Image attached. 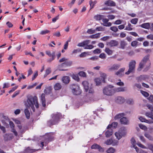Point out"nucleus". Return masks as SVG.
<instances>
[{"instance_id":"nucleus-1","label":"nucleus","mask_w":153,"mask_h":153,"mask_svg":"<svg viewBox=\"0 0 153 153\" xmlns=\"http://www.w3.org/2000/svg\"><path fill=\"white\" fill-rule=\"evenodd\" d=\"M27 102L26 104L27 107H31L33 111H35V108L34 106L35 105L36 108L39 107V104L38 101L37 97L36 96L30 97L27 100Z\"/></svg>"},{"instance_id":"nucleus-2","label":"nucleus","mask_w":153,"mask_h":153,"mask_svg":"<svg viewBox=\"0 0 153 153\" xmlns=\"http://www.w3.org/2000/svg\"><path fill=\"white\" fill-rule=\"evenodd\" d=\"M114 86L111 85H109L105 87L103 89V94L107 96H111L114 93Z\"/></svg>"},{"instance_id":"nucleus-3","label":"nucleus","mask_w":153,"mask_h":153,"mask_svg":"<svg viewBox=\"0 0 153 153\" xmlns=\"http://www.w3.org/2000/svg\"><path fill=\"white\" fill-rule=\"evenodd\" d=\"M52 116V119L48 122V124L50 125L56 124L62 116L61 114L59 113L53 114Z\"/></svg>"},{"instance_id":"nucleus-4","label":"nucleus","mask_w":153,"mask_h":153,"mask_svg":"<svg viewBox=\"0 0 153 153\" xmlns=\"http://www.w3.org/2000/svg\"><path fill=\"white\" fill-rule=\"evenodd\" d=\"M70 88L72 93L75 95H79L81 93L79 86L77 84H72L70 85Z\"/></svg>"},{"instance_id":"nucleus-5","label":"nucleus","mask_w":153,"mask_h":153,"mask_svg":"<svg viewBox=\"0 0 153 153\" xmlns=\"http://www.w3.org/2000/svg\"><path fill=\"white\" fill-rule=\"evenodd\" d=\"M136 62L135 60H131L129 64L128 71L125 73L126 74L128 75L130 73L133 72L135 69Z\"/></svg>"},{"instance_id":"nucleus-6","label":"nucleus","mask_w":153,"mask_h":153,"mask_svg":"<svg viewBox=\"0 0 153 153\" xmlns=\"http://www.w3.org/2000/svg\"><path fill=\"white\" fill-rule=\"evenodd\" d=\"M149 57L148 55L145 56L142 60L139 63V66L137 70L138 71H140L143 68L146 63L149 61Z\"/></svg>"},{"instance_id":"nucleus-7","label":"nucleus","mask_w":153,"mask_h":153,"mask_svg":"<svg viewBox=\"0 0 153 153\" xmlns=\"http://www.w3.org/2000/svg\"><path fill=\"white\" fill-rule=\"evenodd\" d=\"M72 64V62L71 61L66 60L64 63L61 64L58 66V69L60 71H66L67 69H62L61 68L62 67L70 66Z\"/></svg>"},{"instance_id":"nucleus-8","label":"nucleus","mask_w":153,"mask_h":153,"mask_svg":"<svg viewBox=\"0 0 153 153\" xmlns=\"http://www.w3.org/2000/svg\"><path fill=\"white\" fill-rule=\"evenodd\" d=\"M51 134H50L48 135H46L45 136L44 138H45V140L44 141L41 142V147H43L44 146H46L49 141L52 140L53 137L51 136Z\"/></svg>"},{"instance_id":"nucleus-9","label":"nucleus","mask_w":153,"mask_h":153,"mask_svg":"<svg viewBox=\"0 0 153 153\" xmlns=\"http://www.w3.org/2000/svg\"><path fill=\"white\" fill-rule=\"evenodd\" d=\"M119 44L118 42L115 40H111L107 42L106 45L108 46L112 47L117 46Z\"/></svg>"},{"instance_id":"nucleus-10","label":"nucleus","mask_w":153,"mask_h":153,"mask_svg":"<svg viewBox=\"0 0 153 153\" xmlns=\"http://www.w3.org/2000/svg\"><path fill=\"white\" fill-rule=\"evenodd\" d=\"M125 101V99L123 97L119 96L116 97L115 98V102L119 104H123Z\"/></svg>"},{"instance_id":"nucleus-11","label":"nucleus","mask_w":153,"mask_h":153,"mask_svg":"<svg viewBox=\"0 0 153 153\" xmlns=\"http://www.w3.org/2000/svg\"><path fill=\"white\" fill-rule=\"evenodd\" d=\"M103 23H101V24L104 26L105 27H109L112 24L110 22H108L109 19H103L102 20Z\"/></svg>"},{"instance_id":"nucleus-12","label":"nucleus","mask_w":153,"mask_h":153,"mask_svg":"<svg viewBox=\"0 0 153 153\" xmlns=\"http://www.w3.org/2000/svg\"><path fill=\"white\" fill-rule=\"evenodd\" d=\"M91 148L92 149H98L99 151L100 152H103L104 151V149L103 148L101 147L99 145L96 144H94L92 145Z\"/></svg>"},{"instance_id":"nucleus-13","label":"nucleus","mask_w":153,"mask_h":153,"mask_svg":"<svg viewBox=\"0 0 153 153\" xmlns=\"http://www.w3.org/2000/svg\"><path fill=\"white\" fill-rule=\"evenodd\" d=\"M120 64H114L112 66L108 67V70L110 71L117 70L120 68Z\"/></svg>"},{"instance_id":"nucleus-14","label":"nucleus","mask_w":153,"mask_h":153,"mask_svg":"<svg viewBox=\"0 0 153 153\" xmlns=\"http://www.w3.org/2000/svg\"><path fill=\"white\" fill-rule=\"evenodd\" d=\"M114 93L116 92H124L126 91V88L125 87H119L114 88Z\"/></svg>"},{"instance_id":"nucleus-15","label":"nucleus","mask_w":153,"mask_h":153,"mask_svg":"<svg viewBox=\"0 0 153 153\" xmlns=\"http://www.w3.org/2000/svg\"><path fill=\"white\" fill-rule=\"evenodd\" d=\"M82 83L85 91H88L90 87L88 82L87 81H83Z\"/></svg>"},{"instance_id":"nucleus-16","label":"nucleus","mask_w":153,"mask_h":153,"mask_svg":"<svg viewBox=\"0 0 153 153\" xmlns=\"http://www.w3.org/2000/svg\"><path fill=\"white\" fill-rule=\"evenodd\" d=\"M105 4L109 6H114L115 5V3L112 1L108 0L105 2Z\"/></svg>"},{"instance_id":"nucleus-17","label":"nucleus","mask_w":153,"mask_h":153,"mask_svg":"<svg viewBox=\"0 0 153 153\" xmlns=\"http://www.w3.org/2000/svg\"><path fill=\"white\" fill-rule=\"evenodd\" d=\"M40 99L42 101V106L44 107H45L46 106V101L45 94L43 93L42 94L40 97Z\"/></svg>"},{"instance_id":"nucleus-18","label":"nucleus","mask_w":153,"mask_h":153,"mask_svg":"<svg viewBox=\"0 0 153 153\" xmlns=\"http://www.w3.org/2000/svg\"><path fill=\"white\" fill-rule=\"evenodd\" d=\"M62 81L65 84H67L70 82V78L68 76H63L62 79Z\"/></svg>"},{"instance_id":"nucleus-19","label":"nucleus","mask_w":153,"mask_h":153,"mask_svg":"<svg viewBox=\"0 0 153 153\" xmlns=\"http://www.w3.org/2000/svg\"><path fill=\"white\" fill-rule=\"evenodd\" d=\"M139 119L140 120V121L142 122H145L148 123H153V120H146L145 118H143L142 117H140L139 118Z\"/></svg>"},{"instance_id":"nucleus-20","label":"nucleus","mask_w":153,"mask_h":153,"mask_svg":"<svg viewBox=\"0 0 153 153\" xmlns=\"http://www.w3.org/2000/svg\"><path fill=\"white\" fill-rule=\"evenodd\" d=\"M4 137L5 140H8L12 139L13 137V136L11 134H6L4 135Z\"/></svg>"},{"instance_id":"nucleus-21","label":"nucleus","mask_w":153,"mask_h":153,"mask_svg":"<svg viewBox=\"0 0 153 153\" xmlns=\"http://www.w3.org/2000/svg\"><path fill=\"white\" fill-rule=\"evenodd\" d=\"M148 78V76L146 75H141L139 77L136 78V79L138 82H140L142 80Z\"/></svg>"},{"instance_id":"nucleus-22","label":"nucleus","mask_w":153,"mask_h":153,"mask_svg":"<svg viewBox=\"0 0 153 153\" xmlns=\"http://www.w3.org/2000/svg\"><path fill=\"white\" fill-rule=\"evenodd\" d=\"M108 130L106 131L105 133V136L106 137H109L113 134L112 129L110 128L107 129Z\"/></svg>"},{"instance_id":"nucleus-23","label":"nucleus","mask_w":153,"mask_h":153,"mask_svg":"<svg viewBox=\"0 0 153 153\" xmlns=\"http://www.w3.org/2000/svg\"><path fill=\"white\" fill-rule=\"evenodd\" d=\"M120 122L121 124L124 125H127L128 124V120L126 117H123L120 120Z\"/></svg>"},{"instance_id":"nucleus-24","label":"nucleus","mask_w":153,"mask_h":153,"mask_svg":"<svg viewBox=\"0 0 153 153\" xmlns=\"http://www.w3.org/2000/svg\"><path fill=\"white\" fill-rule=\"evenodd\" d=\"M89 43V40H86L83 41L82 42L79 43L77 45V46L79 47H83L84 48L85 45L88 44Z\"/></svg>"},{"instance_id":"nucleus-25","label":"nucleus","mask_w":153,"mask_h":153,"mask_svg":"<svg viewBox=\"0 0 153 153\" xmlns=\"http://www.w3.org/2000/svg\"><path fill=\"white\" fill-rule=\"evenodd\" d=\"M38 149L36 150H38ZM36 150L33 149H31L29 147H27L25 149L24 153H32L35 152Z\"/></svg>"},{"instance_id":"nucleus-26","label":"nucleus","mask_w":153,"mask_h":153,"mask_svg":"<svg viewBox=\"0 0 153 153\" xmlns=\"http://www.w3.org/2000/svg\"><path fill=\"white\" fill-rule=\"evenodd\" d=\"M140 26L143 28L148 29L150 28V24L149 23H145L140 25Z\"/></svg>"},{"instance_id":"nucleus-27","label":"nucleus","mask_w":153,"mask_h":153,"mask_svg":"<svg viewBox=\"0 0 153 153\" xmlns=\"http://www.w3.org/2000/svg\"><path fill=\"white\" fill-rule=\"evenodd\" d=\"M127 45V43L124 40L121 41L120 42V48L122 49H124Z\"/></svg>"},{"instance_id":"nucleus-28","label":"nucleus","mask_w":153,"mask_h":153,"mask_svg":"<svg viewBox=\"0 0 153 153\" xmlns=\"http://www.w3.org/2000/svg\"><path fill=\"white\" fill-rule=\"evenodd\" d=\"M62 87V86L60 83H56L54 86V89L55 90H60Z\"/></svg>"},{"instance_id":"nucleus-29","label":"nucleus","mask_w":153,"mask_h":153,"mask_svg":"<svg viewBox=\"0 0 153 153\" xmlns=\"http://www.w3.org/2000/svg\"><path fill=\"white\" fill-rule=\"evenodd\" d=\"M118 123L117 122H113L111 124L109 125L107 127V129H108V128H111V127H114V128H116L117 126Z\"/></svg>"},{"instance_id":"nucleus-30","label":"nucleus","mask_w":153,"mask_h":153,"mask_svg":"<svg viewBox=\"0 0 153 153\" xmlns=\"http://www.w3.org/2000/svg\"><path fill=\"white\" fill-rule=\"evenodd\" d=\"M104 16L102 15H98L94 17V18L96 20H100L103 19Z\"/></svg>"},{"instance_id":"nucleus-31","label":"nucleus","mask_w":153,"mask_h":153,"mask_svg":"<svg viewBox=\"0 0 153 153\" xmlns=\"http://www.w3.org/2000/svg\"><path fill=\"white\" fill-rule=\"evenodd\" d=\"M46 54L50 57H52L53 55L54 56V57H55V52L53 51L51 53L50 51H46Z\"/></svg>"},{"instance_id":"nucleus-32","label":"nucleus","mask_w":153,"mask_h":153,"mask_svg":"<svg viewBox=\"0 0 153 153\" xmlns=\"http://www.w3.org/2000/svg\"><path fill=\"white\" fill-rule=\"evenodd\" d=\"M100 74V79H101L102 81L105 82V80L107 78L106 75L104 73H101Z\"/></svg>"},{"instance_id":"nucleus-33","label":"nucleus","mask_w":153,"mask_h":153,"mask_svg":"<svg viewBox=\"0 0 153 153\" xmlns=\"http://www.w3.org/2000/svg\"><path fill=\"white\" fill-rule=\"evenodd\" d=\"M51 72V68H47L45 71V73L44 75V77L45 78L49 75Z\"/></svg>"},{"instance_id":"nucleus-34","label":"nucleus","mask_w":153,"mask_h":153,"mask_svg":"<svg viewBox=\"0 0 153 153\" xmlns=\"http://www.w3.org/2000/svg\"><path fill=\"white\" fill-rule=\"evenodd\" d=\"M95 81L96 82V85H99L100 84L102 81V80H101V79H100V77H99L95 78Z\"/></svg>"},{"instance_id":"nucleus-35","label":"nucleus","mask_w":153,"mask_h":153,"mask_svg":"<svg viewBox=\"0 0 153 153\" xmlns=\"http://www.w3.org/2000/svg\"><path fill=\"white\" fill-rule=\"evenodd\" d=\"M125 115L124 113H121L117 115L114 117V119L115 120L119 119L123 117Z\"/></svg>"},{"instance_id":"nucleus-36","label":"nucleus","mask_w":153,"mask_h":153,"mask_svg":"<svg viewBox=\"0 0 153 153\" xmlns=\"http://www.w3.org/2000/svg\"><path fill=\"white\" fill-rule=\"evenodd\" d=\"M105 52L108 55H110L112 54L113 51L108 48H105Z\"/></svg>"},{"instance_id":"nucleus-37","label":"nucleus","mask_w":153,"mask_h":153,"mask_svg":"<svg viewBox=\"0 0 153 153\" xmlns=\"http://www.w3.org/2000/svg\"><path fill=\"white\" fill-rule=\"evenodd\" d=\"M96 3V1H94L93 2L92 0H90L89 1V3L90 6V9H91L93 8Z\"/></svg>"},{"instance_id":"nucleus-38","label":"nucleus","mask_w":153,"mask_h":153,"mask_svg":"<svg viewBox=\"0 0 153 153\" xmlns=\"http://www.w3.org/2000/svg\"><path fill=\"white\" fill-rule=\"evenodd\" d=\"M145 115L147 117L151 118L152 120H153V114L152 113V111L150 112H147L146 113Z\"/></svg>"},{"instance_id":"nucleus-39","label":"nucleus","mask_w":153,"mask_h":153,"mask_svg":"<svg viewBox=\"0 0 153 153\" xmlns=\"http://www.w3.org/2000/svg\"><path fill=\"white\" fill-rule=\"evenodd\" d=\"M119 131L122 137L125 136L126 134V132L124 128L123 130H122V129H120Z\"/></svg>"},{"instance_id":"nucleus-40","label":"nucleus","mask_w":153,"mask_h":153,"mask_svg":"<svg viewBox=\"0 0 153 153\" xmlns=\"http://www.w3.org/2000/svg\"><path fill=\"white\" fill-rule=\"evenodd\" d=\"M25 113L27 119H29L30 116V113L29 110L27 109H25Z\"/></svg>"},{"instance_id":"nucleus-41","label":"nucleus","mask_w":153,"mask_h":153,"mask_svg":"<svg viewBox=\"0 0 153 153\" xmlns=\"http://www.w3.org/2000/svg\"><path fill=\"white\" fill-rule=\"evenodd\" d=\"M138 42L136 41H134L131 43V45L133 47H137L138 45Z\"/></svg>"},{"instance_id":"nucleus-42","label":"nucleus","mask_w":153,"mask_h":153,"mask_svg":"<svg viewBox=\"0 0 153 153\" xmlns=\"http://www.w3.org/2000/svg\"><path fill=\"white\" fill-rule=\"evenodd\" d=\"M132 25L131 24L128 23L127 26L125 29V30H132V28L131 27Z\"/></svg>"},{"instance_id":"nucleus-43","label":"nucleus","mask_w":153,"mask_h":153,"mask_svg":"<svg viewBox=\"0 0 153 153\" xmlns=\"http://www.w3.org/2000/svg\"><path fill=\"white\" fill-rule=\"evenodd\" d=\"M144 136L149 140H153V137H152L149 134L147 133H145Z\"/></svg>"},{"instance_id":"nucleus-44","label":"nucleus","mask_w":153,"mask_h":153,"mask_svg":"<svg viewBox=\"0 0 153 153\" xmlns=\"http://www.w3.org/2000/svg\"><path fill=\"white\" fill-rule=\"evenodd\" d=\"M94 47V46L92 45H88V44H87V45H85V46H84V49H91L93 48Z\"/></svg>"},{"instance_id":"nucleus-45","label":"nucleus","mask_w":153,"mask_h":153,"mask_svg":"<svg viewBox=\"0 0 153 153\" xmlns=\"http://www.w3.org/2000/svg\"><path fill=\"white\" fill-rule=\"evenodd\" d=\"M115 135L117 138V139L118 140H120L122 137L119 131L118 132H116L115 134Z\"/></svg>"},{"instance_id":"nucleus-46","label":"nucleus","mask_w":153,"mask_h":153,"mask_svg":"<svg viewBox=\"0 0 153 153\" xmlns=\"http://www.w3.org/2000/svg\"><path fill=\"white\" fill-rule=\"evenodd\" d=\"M50 32V31L48 30H45L41 31L40 32V34L41 35H43L46 34H48Z\"/></svg>"},{"instance_id":"nucleus-47","label":"nucleus","mask_w":153,"mask_h":153,"mask_svg":"<svg viewBox=\"0 0 153 153\" xmlns=\"http://www.w3.org/2000/svg\"><path fill=\"white\" fill-rule=\"evenodd\" d=\"M79 75L82 77H85L86 76V75L84 71H80L78 73Z\"/></svg>"},{"instance_id":"nucleus-48","label":"nucleus","mask_w":153,"mask_h":153,"mask_svg":"<svg viewBox=\"0 0 153 153\" xmlns=\"http://www.w3.org/2000/svg\"><path fill=\"white\" fill-rule=\"evenodd\" d=\"M89 55L88 52H84L82 53L79 55V56L80 57H85L87 55Z\"/></svg>"},{"instance_id":"nucleus-49","label":"nucleus","mask_w":153,"mask_h":153,"mask_svg":"<svg viewBox=\"0 0 153 153\" xmlns=\"http://www.w3.org/2000/svg\"><path fill=\"white\" fill-rule=\"evenodd\" d=\"M115 151V149L111 147L109 148L107 151V153H114Z\"/></svg>"},{"instance_id":"nucleus-50","label":"nucleus","mask_w":153,"mask_h":153,"mask_svg":"<svg viewBox=\"0 0 153 153\" xmlns=\"http://www.w3.org/2000/svg\"><path fill=\"white\" fill-rule=\"evenodd\" d=\"M110 29L111 30L114 32H117L118 30L117 27L115 26L111 27Z\"/></svg>"},{"instance_id":"nucleus-51","label":"nucleus","mask_w":153,"mask_h":153,"mask_svg":"<svg viewBox=\"0 0 153 153\" xmlns=\"http://www.w3.org/2000/svg\"><path fill=\"white\" fill-rule=\"evenodd\" d=\"M140 92L142 95L146 97H148L149 95V94L146 91H141Z\"/></svg>"},{"instance_id":"nucleus-52","label":"nucleus","mask_w":153,"mask_h":153,"mask_svg":"<svg viewBox=\"0 0 153 153\" xmlns=\"http://www.w3.org/2000/svg\"><path fill=\"white\" fill-rule=\"evenodd\" d=\"M112 142V139H110L107 140L105 142V143L107 145H109L111 144Z\"/></svg>"},{"instance_id":"nucleus-53","label":"nucleus","mask_w":153,"mask_h":153,"mask_svg":"<svg viewBox=\"0 0 153 153\" xmlns=\"http://www.w3.org/2000/svg\"><path fill=\"white\" fill-rule=\"evenodd\" d=\"M138 20V19L137 18L133 19L131 20V22L133 24L136 25L137 23Z\"/></svg>"},{"instance_id":"nucleus-54","label":"nucleus","mask_w":153,"mask_h":153,"mask_svg":"<svg viewBox=\"0 0 153 153\" xmlns=\"http://www.w3.org/2000/svg\"><path fill=\"white\" fill-rule=\"evenodd\" d=\"M96 30H93L92 29H88L87 31V33L89 34H91L95 33Z\"/></svg>"},{"instance_id":"nucleus-55","label":"nucleus","mask_w":153,"mask_h":153,"mask_svg":"<svg viewBox=\"0 0 153 153\" xmlns=\"http://www.w3.org/2000/svg\"><path fill=\"white\" fill-rule=\"evenodd\" d=\"M112 143H111V144L113 146H117L118 145V141L115 140H113L112 139Z\"/></svg>"},{"instance_id":"nucleus-56","label":"nucleus","mask_w":153,"mask_h":153,"mask_svg":"<svg viewBox=\"0 0 153 153\" xmlns=\"http://www.w3.org/2000/svg\"><path fill=\"white\" fill-rule=\"evenodd\" d=\"M139 126L140 128L144 130H147V127L144 125L142 124H139Z\"/></svg>"},{"instance_id":"nucleus-57","label":"nucleus","mask_w":153,"mask_h":153,"mask_svg":"<svg viewBox=\"0 0 153 153\" xmlns=\"http://www.w3.org/2000/svg\"><path fill=\"white\" fill-rule=\"evenodd\" d=\"M99 37V34H97L92 35L90 36V38L91 39L97 38Z\"/></svg>"},{"instance_id":"nucleus-58","label":"nucleus","mask_w":153,"mask_h":153,"mask_svg":"<svg viewBox=\"0 0 153 153\" xmlns=\"http://www.w3.org/2000/svg\"><path fill=\"white\" fill-rule=\"evenodd\" d=\"M99 57L102 59H105L106 58V56L105 53H103L100 55Z\"/></svg>"},{"instance_id":"nucleus-59","label":"nucleus","mask_w":153,"mask_h":153,"mask_svg":"<svg viewBox=\"0 0 153 153\" xmlns=\"http://www.w3.org/2000/svg\"><path fill=\"white\" fill-rule=\"evenodd\" d=\"M93 52L94 54H99L101 52V51L100 49L97 48L93 51Z\"/></svg>"},{"instance_id":"nucleus-60","label":"nucleus","mask_w":153,"mask_h":153,"mask_svg":"<svg viewBox=\"0 0 153 153\" xmlns=\"http://www.w3.org/2000/svg\"><path fill=\"white\" fill-rule=\"evenodd\" d=\"M126 102L128 104H132L134 103V101L132 99H130L128 100Z\"/></svg>"},{"instance_id":"nucleus-61","label":"nucleus","mask_w":153,"mask_h":153,"mask_svg":"<svg viewBox=\"0 0 153 153\" xmlns=\"http://www.w3.org/2000/svg\"><path fill=\"white\" fill-rule=\"evenodd\" d=\"M95 30L97 31H102L104 30V29L102 27H97Z\"/></svg>"},{"instance_id":"nucleus-62","label":"nucleus","mask_w":153,"mask_h":153,"mask_svg":"<svg viewBox=\"0 0 153 153\" xmlns=\"http://www.w3.org/2000/svg\"><path fill=\"white\" fill-rule=\"evenodd\" d=\"M72 77L73 79L77 81H78L79 80V78L77 75L73 74L72 75Z\"/></svg>"},{"instance_id":"nucleus-63","label":"nucleus","mask_w":153,"mask_h":153,"mask_svg":"<svg viewBox=\"0 0 153 153\" xmlns=\"http://www.w3.org/2000/svg\"><path fill=\"white\" fill-rule=\"evenodd\" d=\"M10 87V84L9 83H4L3 84V88H8Z\"/></svg>"},{"instance_id":"nucleus-64","label":"nucleus","mask_w":153,"mask_h":153,"mask_svg":"<svg viewBox=\"0 0 153 153\" xmlns=\"http://www.w3.org/2000/svg\"><path fill=\"white\" fill-rule=\"evenodd\" d=\"M147 107L150 109L151 111L152 112V113H153V107L152 105H147Z\"/></svg>"}]
</instances>
